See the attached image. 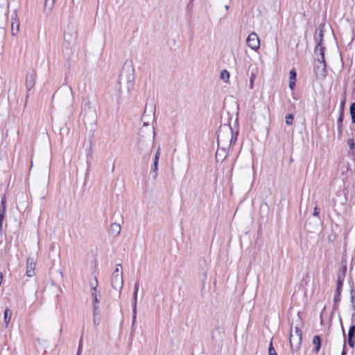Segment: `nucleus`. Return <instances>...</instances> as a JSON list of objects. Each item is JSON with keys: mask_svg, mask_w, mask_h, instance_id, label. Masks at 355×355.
Here are the masks:
<instances>
[{"mask_svg": "<svg viewBox=\"0 0 355 355\" xmlns=\"http://www.w3.org/2000/svg\"><path fill=\"white\" fill-rule=\"evenodd\" d=\"M155 107L152 105L145 107L144 112L141 117L143 121V128L139 132L138 148L141 152L145 149L148 152L150 151L153 144L155 132L153 128L149 126L150 121L155 119Z\"/></svg>", "mask_w": 355, "mask_h": 355, "instance_id": "f257e3e1", "label": "nucleus"}, {"mask_svg": "<svg viewBox=\"0 0 355 355\" xmlns=\"http://www.w3.org/2000/svg\"><path fill=\"white\" fill-rule=\"evenodd\" d=\"M323 32L320 31L318 35H315L317 45L315 48V53H318L320 58L317 59L314 66V72L316 76L324 79L327 76V64L324 60V47L322 45Z\"/></svg>", "mask_w": 355, "mask_h": 355, "instance_id": "f03ea898", "label": "nucleus"}, {"mask_svg": "<svg viewBox=\"0 0 355 355\" xmlns=\"http://www.w3.org/2000/svg\"><path fill=\"white\" fill-rule=\"evenodd\" d=\"M236 139L237 135L234 132L230 125L220 126L217 136V142L219 147L223 149H230L231 146L235 144Z\"/></svg>", "mask_w": 355, "mask_h": 355, "instance_id": "7ed1b4c3", "label": "nucleus"}, {"mask_svg": "<svg viewBox=\"0 0 355 355\" xmlns=\"http://www.w3.org/2000/svg\"><path fill=\"white\" fill-rule=\"evenodd\" d=\"M111 286L114 289L119 291V295L121 294L123 286V278L122 265L120 263L116 265L115 270L112 275Z\"/></svg>", "mask_w": 355, "mask_h": 355, "instance_id": "20e7f679", "label": "nucleus"}, {"mask_svg": "<svg viewBox=\"0 0 355 355\" xmlns=\"http://www.w3.org/2000/svg\"><path fill=\"white\" fill-rule=\"evenodd\" d=\"M289 340L293 350L299 349L302 343V331L300 328L291 327Z\"/></svg>", "mask_w": 355, "mask_h": 355, "instance_id": "39448f33", "label": "nucleus"}, {"mask_svg": "<svg viewBox=\"0 0 355 355\" xmlns=\"http://www.w3.org/2000/svg\"><path fill=\"white\" fill-rule=\"evenodd\" d=\"M121 81H123L125 83V87L127 89L128 94H131L133 88H134V83H135V77L132 73H127L125 74H122L120 78Z\"/></svg>", "mask_w": 355, "mask_h": 355, "instance_id": "423d86ee", "label": "nucleus"}, {"mask_svg": "<svg viewBox=\"0 0 355 355\" xmlns=\"http://www.w3.org/2000/svg\"><path fill=\"white\" fill-rule=\"evenodd\" d=\"M247 45L253 50H257L260 46L259 38L257 33H251L246 39Z\"/></svg>", "mask_w": 355, "mask_h": 355, "instance_id": "0eeeda50", "label": "nucleus"}, {"mask_svg": "<svg viewBox=\"0 0 355 355\" xmlns=\"http://www.w3.org/2000/svg\"><path fill=\"white\" fill-rule=\"evenodd\" d=\"M139 282H136L134 286V293H133V298L132 302V324L134 325L136 322L137 318V293L139 291Z\"/></svg>", "mask_w": 355, "mask_h": 355, "instance_id": "6e6552de", "label": "nucleus"}, {"mask_svg": "<svg viewBox=\"0 0 355 355\" xmlns=\"http://www.w3.org/2000/svg\"><path fill=\"white\" fill-rule=\"evenodd\" d=\"M91 295L92 297V308L93 309L96 310V309H99L101 292L99 290L96 289L95 287H94L91 291Z\"/></svg>", "mask_w": 355, "mask_h": 355, "instance_id": "1a4fd4ad", "label": "nucleus"}, {"mask_svg": "<svg viewBox=\"0 0 355 355\" xmlns=\"http://www.w3.org/2000/svg\"><path fill=\"white\" fill-rule=\"evenodd\" d=\"M346 275V268H343V270H340L338 273L337 277V286L336 291L338 294L341 293L342 288L343 286V282L345 280V277Z\"/></svg>", "mask_w": 355, "mask_h": 355, "instance_id": "9d476101", "label": "nucleus"}, {"mask_svg": "<svg viewBox=\"0 0 355 355\" xmlns=\"http://www.w3.org/2000/svg\"><path fill=\"white\" fill-rule=\"evenodd\" d=\"M35 261L33 258L28 257L26 260V274L28 277H33L35 275Z\"/></svg>", "mask_w": 355, "mask_h": 355, "instance_id": "9b49d317", "label": "nucleus"}, {"mask_svg": "<svg viewBox=\"0 0 355 355\" xmlns=\"http://www.w3.org/2000/svg\"><path fill=\"white\" fill-rule=\"evenodd\" d=\"M6 212V198L4 196L1 198V204H0V230H1L2 227H3V222L5 219Z\"/></svg>", "mask_w": 355, "mask_h": 355, "instance_id": "f8f14e48", "label": "nucleus"}, {"mask_svg": "<svg viewBox=\"0 0 355 355\" xmlns=\"http://www.w3.org/2000/svg\"><path fill=\"white\" fill-rule=\"evenodd\" d=\"M20 23L19 19L15 14L14 17H12L11 29L13 35H16L19 31Z\"/></svg>", "mask_w": 355, "mask_h": 355, "instance_id": "ddd939ff", "label": "nucleus"}, {"mask_svg": "<svg viewBox=\"0 0 355 355\" xmlns=\"http://www.w3.org/2000/svg\"><path fill=\"white\" fill-rule=\"evenodd\" d=\"M348 344L351 347L355 345V325H352L348 331Z\"/></svg>", "mask_w": 355, "mask_h": 355, "instance_id": "4468645a", "label": "nucleus"}, {"mask_svg": "<svg viewBox=\"0 0 355 355\" xmlns=\"http://www.w3.org/2000/svg\"><path fill=\"white\" fill-rule=\"evenodd\" d=\"M228 150L229 149H223L218 146L215 155L216 161H223L227 155Z\"/></svg>", "mask_w": 355, "mask_h": 355, "instance_id": "2eb2a0df", "label": "nucleus"}, {"mask_svg": "<svg viewBox=\"0 0 355 355\" xmlns=\"http://www.w3.org/2000/svg\"><path fill=\"white\" fill-rule=\"evenodd\" d=\"M121 230V225L116 223H112L110 225V231L115 236L119 235Z\"/></svg>", "mask_w": 355, "mask_h": 355, "instance_id": "dca6fc26", "label": "nucleus"}, {"mask_svg": "<svg viewBox=\"0 0 355 355\" xmlns=\"http://www.w3.org/2000/svg\"><path fill=\"white\" fill-rule=\"evenodd\" d=\"M313 344L315 345V352H318L321 347V338L318 335H315L313 338Z\"/></svg>", "mask_w": 355, "mask_h": 355, "instance_id": "f3484780", "label": "nucleus"}, {"mask_svg": "<svg viewBox=\"0 0 355 355\" xmlns=\"http://www.w3.org/2000/svg\"><path fill=\"white\" fill-rule=\"evenodd\" d=\"M12 312L10 309H6L5 311H4V323H5V327L6 328L8 327L10 321V319H11V317H12Z\"/></svg>", "mask_w": 355, "mask_h": 355, "instance_id": "a211bd4d", "label": "nucleus"}, {"mask_svg": "<svg viewBox=\"0 0 355 355\" xmlns=\"http://www.w3.org/2000/svg\"><path fill=\"white\" fill-rule=\"evenodd\" d=\"M75 31L73 28H71L68 32H64V39L67 42H71L74 37Z\"/></svg>", "mask_w": 355, "mask_h": 355, "instance_id": "6ab92c4d", "label": "nucleus"}, {"mask_svg": "<svg viewBox=\"0 0 355 355\" xmlns=\"http://www.w3.org/2000/svg\"><path fill=\"white\" fill-rule=\"evenodd\" d=\"M99 309H96V310L93 309V323L95 326H98L100 324V317H99Z\"/></svg>", "mask_w": 355, "mask_h": 355, "instance_id": "aec40b11", "label": "nucleus"}, {"mask_svg": "<svg viewBox=\"0 0 355 355\" xmlns=\"http://www.w3.org/2000/svg\"><path fill=\"white\" fill-rule=\"evenodd\" d=\"M344 119V114L343 112L341 111L340 113V115L338 116V121H337V126H338V130L339 133H342L343 132V121Z\"/></svg>", "mask_w": 355, "mask_h": 355, "instance_id": "412c9836", "label": "nucleus"}, {"mask_svg": "<svg viewBox=\"0 0 355 355\" xmlns=\"http://www.w3.org/2000/svg\"><path fill=\"white\" fill-rule=\"evenodd\" d=\"M220 78L225 83H228L230 78V73L227 70L224 69L221 71Z\"/></svg>", "mask_w": 355, "mask_h": 355, "instance_id": "4be33fe9", "label": "nucleus"}, {"mask_svg": "<svg viewBox=\"0 0 355 355\" xmlns=\"http://www.w3.org/2000/svg\"><path fill=\"white\" fill-rule=\"evenodd\" d=\"M294 116L292 114H288L285 117V122L288 125H291L293 123Z\"/></svg>", "mask_w": 355, "mask_h": 355, "instance_id": "5701e85b", "label": "nucleus"}, {"mask_svg": "<svg viewBox=\"0 0 355 355\" xmlns=\"http://www.w3.org/2000/svg\"><path fill=\"white\" fill-rule=\"evenodd\" d=\"M350 114L352 117V122L355 123V103H353L350 106Z\"/></svg>", "mask_w": 355, "mask_h": 355, "instance_id": "b1692460", "label": "nucleus"}, {"mask_svg": "<svg viewBox=\"0 0 355 355\" xmlns=\"http://www.w3.org/2000/svg\"><path fill=\"white\" fill-rule=\"evenodd\" d=\"M55 0H45L44 7L46 8H49V10H51L55 3Z\"/></svg>", "mask_w": 355, "mask_h": 355, "instance_id": "393cba45", "label": "nucleus"}, {"mask_svg": "<svg viewBox=\"0 0 355 355\" xmlns=\"http://www.w3.org/2000/svg\"><path fill=\"white\" fill-rule=\"evenodd\" d=\"M89 285L91 287V291H92L93 288L95 287L96 289H98V279L96 277H94V279L90 281Z\"/></svg>", "mask_w": 355, "mask_h": 355, "instance_id": "a878e982", "label": "nucleus"}, {"mask_svg": "<svg viewBox=\"0 0 355 355\" xmlns=\"http://www.w3.org/2000/svg\"><path fill=\"white\" fill-rule=\"evenodd\" d=\"M256 78V75L255 73H252L250 76V88L252 89L254 88V80Z\"/></svg>", "mask_w": 355, "mask_h": 355, "instance_id": "bb28decb", "label": "nucleus"}, {"mask_svg": "<svg viewBox=\"0 0 355 355\" xmlns=\"http://www.w3.org/2000/svg\"><path fill=\"white\" fill-rule=\"evenodd\" d=\"M289 79L290 80H293V81H295L296 80V76H297V74H296V72L294 69H291L289 72Z\"/></svg>", "mask_w": 355, "mask_h": 355, "instance_id": "cd10ccee", "label": "nucleus"}, {"mask_svg": "<svg viewBox=\"0 0 355 355\" xmlns=\"http://www.w3.org/2000/svg\"><path fill=\"white\" fill-rule=\"evenodd\" d=\"M268 353H269V355H277L275 352V349H274V347L272 346V341H270V343Z\"/></svg>", "mask_w": 355, "mask_h": 355, "instance_id": "c85d7f7f", "label": "nucleus"}, {"mask_svg": "<svg viewBox=\"0 0 355 355\" xmlns=\"http://www.w3.org/2000/svg\"><path fill=\"white\" fill-rule=\"evenodd\" d=\"M34 80H26V87L28 90H30L33 86H34Z\"/></svg>", "mask_w": 355, "mask_h": 355, "instance_id": "c756f323", "label": "nucleus"}, {"mask_svg": "<svg viewBox=\"0 0 355 355\" xmlns=\"http://www.w3.org/2000/svg\"><path fill=\"white\" fill-rule=\"evenodd\" d=\"M347 144L349 145L351 150H353L355 147V143L353 139H349L347 140Z\"/></svg>", "mask_w": 355, "mask_h": 355, "instance_id": "7c9ffc66", "label": "nucleus"}, {"mask_svg": "<svg viewBox=\"0 0 355 355\" xmlns=\"http://www.w3.org/2000/svg\"><path fill=\"white\" fill-rule=\"evenodd\" d=\"M157 171H158V169L152 168L153 178L154 180H155L157 177V174H158Z\"/></svg>", "mask_w": 355, "mask_h": 355, "instance_id": "2f4dec72", "label": "nucleus"}, {"mask_svg": "<svg viewBox=\"0 0 355 355\" xmlns=\"http://www.w3.org/2000/svg\"><path fill=\"white\" fill-rule=\"evenodd\" d=\"M340 294L341 293H339L338 294L336 292L335 293V296H334V302H338L340 301Z\"/></svg>", "mask_w": 355, "mask_h": 355, "instance_id": "473e14b6", "label": "nucleus"}, {"mask_svg": "<svg viewBox=\"0 0 355 355\" xmlns=\"http://www.w3.org/2000/svg\"><path fill=\"white\" fill-rule=\"evenodd\" d=\"M158 162H159V159H154V162H153V168H154V169H158Z\"/></svg>", "mask_w": 355, "mask_h": 355, "instance_id": "72a5a7b5", "label": "nucleus"}, {"mask_svg": "<svg viewBox=\"0 0 355 355\" xmlns=\"http://www.w3.org/2000/svg\"><path fill=\"white\" fill-rule=\"evenodd\" d=\"M295 86V81L289 80V87H290V89H293Z\"/></svg>", "mask_w": 355, "mask_h": 355, "instance_id": "f704fd0d", "label": "nucleus"}, {"mask_svg": "<svg viewBox=\"0 0 355 355\" xmlns=\"http://www.w3.org/2000/svg\"><path fill=\"white\" fill-rule=\"evenodd\" d=\"M319 214H320V211H319V209H318L317 207H315L314 208V211H313V216H319Z\"/></svg>", "mask_w": 355, "mask_h": 355, "instance_id": "c9c22d12", "label": "nucleus"}, {"mask_svg": "<svg viewBox=\"0 0 355 355\" xmlns=\"http://www.w3.org/2000/svg\"><path fill=\"white\" fill-rule=\"evenodd\" d=\"M82 339H80V344H79V347H78V352H77V355H80V352H81V346H82Z\"/></svg>", "mask_w": 355, "mask_h": 355, "instance_id": "e433bc0d", "label": "nucleus"}, {"mask_svg": "<svg viewBox=\"0 0 355 355\" xmlns=\"http://www.w3.org/2000/svg\"><path fill=\"white\" fill-rule=\"evenodd\" d=\"M159 151H160V149L158 148V150H157V153L155 154V159H159V153H160Z\"/></svg>", "mask_w": 355, "mask_h": 355, "instance_id": "4c0bfd02", "label": "nucleus"}, {"mask_svg": "<svg viewBox=\"0 0 355 355\" xmlns=\"http://www.w3.org/2000/svg\"><path fill=\"white\" fill-rule=\"evenodd\" d=\"M354 297L353 295H352V297H351V302H354Z\"/></svg>", "mask_w": 355, "mask_h": 355, "instance_id": "58836bf2", "label": "nucleus"}]
</instances>
